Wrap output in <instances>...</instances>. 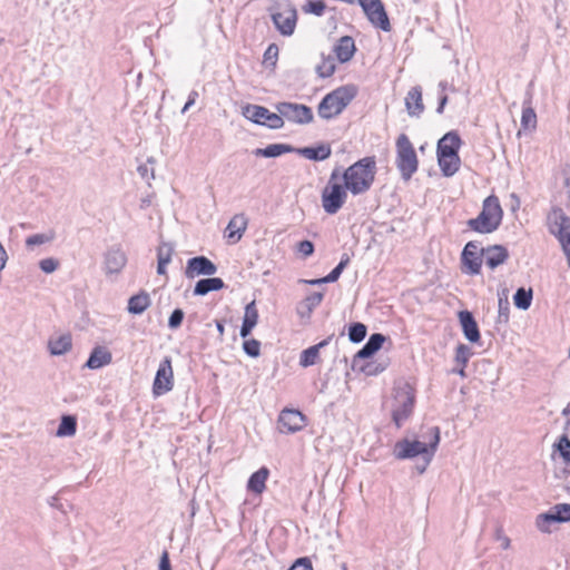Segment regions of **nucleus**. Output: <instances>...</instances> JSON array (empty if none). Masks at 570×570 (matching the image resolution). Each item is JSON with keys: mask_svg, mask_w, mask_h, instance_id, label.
<instances>
[{"mask_svg": "<svg viewBox=\"0 0 570 570\" xmlns=\"http://www.w3.org/2000/svg\"><path fill=\"white\" fill-rule=\"evenodd\" d=\"M377 174L375 156H366L340 173L341 179L352 196L364 195L373 187Z\"/></svg>", "mask_w": 570, "mask_h": 570, "instance_id": "f257e3e1", "label": "nucleus"}, {"mask_svg": "<svg viewBox=\"0 0 570 570\" xmlns=\"http://www.w3.org/2000/svg\"><path fill=\"white\" fill-rule=\"evenodd\" d=\"M503 219V209L498 196L490 195L483 203L479 215L466 222L470 230L478 234H491L495 232Z\"/></svg>", "mask_w": 570, "mask_h": 570, "instance_id": "f03ea898", "label": "nucleus"}, {"mask_svg": "<svg viewBox=\"0 0 570 570\" xmlns=\"http://www.w3.org/2000/svg\"><path fill=\"white\" fill-rule=\"evenodd\" d=\"M416 402V389L409 382L394 386L390 404L391 416L397 429L411 417Z\"/></svg>", "mask_w": 570, "mask_h": 570, "instance_id": "7ed1b4c3", "label": "nucleus"}, {"mask_svg": "<svg viewBox=\"0 0 570 570\" xmlns=\"http://www.w3.org/2000/svg\"><path fill=\"white\" fill-rule=\"evenodd\" d=\"M462 140L460 136L450 131L445 134L438 142L436 157L440 169L445 177L455 175L461 167V159L459 150L461 148Z\"/></svg>", "mask_w": 570, "mask_h": 570, "instance_id": "20e7f679", "label": "nucleus"}, {"mask_svg": "<svg viewBox=\"0 0 570 570\" xmlns=\"http://www.w3.org/2000/svg\"><path fill=\"white\" fill-rule=\"evenodd\" d=\"M358 87L354 83L344 85L328 92L318 104L317 112L323 119H332L355 99Z\"/></svg>", "mask_w": 570, "mask_h": 570, "instance_id": "39448f33", "label": "nucleus"}, {"mask_svg": "<svg viewBox=\"0 0 570 570\" xmlns=\"http://www.w3.org/2000/svg\"><path fill=\"white\" fill-rule=\"evenodd\" d=\"M348 193L341 179L340 171L334 169L321 191L323 210L328 215L337 214L346 204Z\"/></svg>", "mask_w": 570, "mask_h": 570, "instance_id": "423d86ee", "label": "nucleus"}, {"mask_svg": "<svg viewBox=\"0 0 570 570\" xmlns=\"http://www.w3.org/2000/svg\"><path fill=\"white\" fill-rule=\"evenodd\" d=\"M396 167L403 180L409 181L419 169V158L413 144L405 134L397 136L395 141Z\"/></svg>", "mask_w": 570, "mask_h": 570, "instance_id": "0eeeda50", "label": "nucleus"}, {"mask_svg": "<svg viewBox=\"0 0 570 570\" xmlns=\"http://www.w3.org/2000/svg\"><path fill=\"white\" fill-rule=\"evenodd\" d=\"M430 443H423L417 440H401L394 446V456L399 460L411 459L417 455L430 454L432 455L440 442V429L434 426L430 430Z\"/></svg>", "mask_w": 570, "mask_h": 570, "instance_id": "6e6552de", "label": "nucleus"}, {"mask_svg": "<svg viewBox=\"0 0 570 570\" xmlns=\"http://www.w3.org/2000/svg\"><path fill=\"white\" fill-rule=\"evenodd\" d=\"M548 227L562 245L570 267V218L561 208H552L548 215Z\"/></svg>", "mask_w": 570, "mask_h": 570, "instance_id": "1a4fd4ad", "label": "nucleus"}, {"mask_svg": "<svg viewBox=\"0 0 570 570\" xmlns=\"http://www.w3.org/2000/svg\"><path fill=\"white\" fill-rule=\"evenodd\" d=\"M243 116L257 125L267 126L272 129H279L284 126V119L278 114L269 111L266 107L258 105H246L243 107Z\"/></svg>", "mask_w": 570, "mask_h": 570, "instance_id": "9d476101", "label": "nucleus"}, {"mask_svg": "<svg viewBox=\"0 0 570 570\" xmlns=\"http://www.w3.org/2000/svg\"><path fill=\"white\" fill-rule=\"evenodd\" d=\"M272 19L283 36H292L297 23V11L292 3L281 4L272 14Z\"/></svg>", "mask_w": 570, "mask_h": 570, "instance_id": "9b49d317", "label": "nucleus"}, {"mask_svg": "<svg viewBox=\"0 0 570 570\" xmlns=\"http://www.w3.org/2000/svg\"><path fill=\"white\" fill-rule=\"evenodd\" d=\"M552 522H570V503H558L535 519L537 528L543 533L551 532Z\"/></svg>", "mask_w": 570, "mask_h": 570, "instance_id": "f8f14e48", "label": "nucleus"}, {"mask_svg": "<svg viewBox=\"0 0 570 570\" xmlns=\"http://www.w3.org/2000/svg\"><path fill=\"white\" fill-rule=\"evenodd\" d=\"M370 22L383 31L391 30V23L381 0H358Z\"/></svg>", "mask_w": 570, "mask_h": 570, "instance_id": "ddd939ff", "label": "nucleus"}, {"mask_svg": "<svg viewBox=\"0 0 570 570\" xmlns=\"http://www.w3.org/2000/svg\"><path fill=\"white\" fill-rule=\"evenodd\" d=\"M277 110L282 118L298 125H306L313 121V110L302 104L281 102L277 105Z\"/></svg>", "mask_w": 570, "mask_h": 570, "instance_id": "4468645a", "label": "nucleus"}, {"mask_svg": "<svg viewBox=\"0 0 570 570\" xmlns=\"http://www.w3.org/2000/svg\"><path fill=\"white\" fill-rule=\"evenodd\" d=\"M174 387V371L171 366V360L169 357H165L156 372V376L153 383V394L154 396H160Z\"/></svg>", "mask_w": 570, "mask_h": 570, "instance_id": "2eb2a0df", "label": "nucleus"}, {"mask_svg": "<svg viewBox=\"0 0 570 570\" xmlns=\"http://www.w3.org/2000/svg\"><path fill=\"white\" fill-rule=\"evenodd\" d=\"M482 248L476 242H468L461 255L462 272L469 275H478L482 268Z\"/></svg>", "mask_w": 570, "mask_h": 570, "instance_id": "dca6fc26", "label": "nucleus"}, {"mask_svg": "<svg viewBox=\"0 0 570 570\" xmlns=\"http://www.w3.org/2000/svg\"><path fill=\"white\" fill-rule=\"evenodd\" d=\"M306 416L301 411L295 409H284L278 415L277 429L281 433H295L306 425Z\"/></svg>", "mask_w": 570, "mask_h": 570, "instance_id": "f3484780", "label": "nucleus"}, {"mask_svg": "<svg viewBox=\"0 0 570 570\" xmlns=\"http://www.w3.org/2000/svg\"><path fill=\"white\" fill-rule=\"evenodd\" d=\"M217 271L215 264L205 256H197L187 262L185 274L188 278L199 275H213Z\"/></svg>", "mask_w": 570, "mask_h": 570, "instance_id": "a211bd4d", "label": "nucleus"}, {"mask_svg": "<svg viewBox=\"0 0 570 570\" xmlns=\"http://www.w3.org/2000/svg\"><path fill=\"white\" fill-rule=\"evenodd\" d=\"M355 51V41L350 36L341 37L333 48L336 59L342 63L350 61L354 57Z\"/></svg>", "mask_w": 570, "mask_h": 570, "instance_id": "6ab92c4d", "label": "nucleus"}, {"mask_svg": "<svg viewBox=\"0 0 570 570\" xmlns=\"http://www.w3.org/2000/svg\"><path fill=\"white\" fill-rule=\"evenodd\" d=\"M247 223V218L243 214H237L232 217L225 229V237L227 240L232 244L237 243L246 230Z\"/></svg>", "mask_w": 570, "mask_h": 570, "instance_id": "aec40b11", "label": "nucleus"}, {"mask_svg": "<svg viewBox=\"0 0 570 570\" xmlns=\"http://www.w3.org/2000/svg\"><path fill=\"white\" fill-rule=\"evenodd\" d=\"M482 253L485 258L487 266L491 269H494L499 265L505 263L509 257L507 248L501 245H492L488 248H482Z\"/></svg>", "mask_w": 570, "mask_h": 570, "instance_id": "412c9836", "label": "nucleus"}, {"mask_svg": "<svg viewBox=\"0 0 570 570\" xmlns=\"http://www.w3.org/2000/svg\"><path fill=\"white\" fill-rule=\"evenodd\" d=\"M459 320L464 336L472 343L479 342L481 335L473 315L469 311H461L459 313Z\"/></svg>", "mask_w": 570, "mask_h": 570, "instance_id": "4be33fe9", "label": "nucleus"}, {"mask_svg": "<svg viewBox=\"0 0 570 570\" xmlns=\"http://www.w3.org/2000/svg\"><path fill=\"white\" fill-rule=\"evenodd\" d=\"M405 107L410 116H420L423 112L424 104L421 87L415 86L407 91Z\"/></svg>", "mask_w": 570, "mask_h": 570, "instance_id": "5701e85b", "label": "nucleus"}, {"mask_svg": "<svg viewBox=\"0 0 570 570\" xmlns=\"http://www.w3.org/2000/svg\"><path fill=\"white\" fill-rule=\"evenodd\" d=\"M268 476L269 470L266 466H262L249 476L247 482V490L255 494H262L266 489V481Z\"/></svg>", "mask_w": 570, "mask_h": 570, "instance_id": "b1692460", "label": "nucleus"}, {"mask_svg": "<svg viewBox=\"0 0 570 570\" xmlns=\"http://www.w3.org/2000/svg\"><path fill=\"white\" fill-rule=\"evenodd\" d=\"M258 322V311L256 308L255 302H250L245 307V314L243 324L240 327V336L246 338L252 330L256 326Z\"/></svg>", "mask_w": 570, "mask_h": 570, "instance_id": "393cba45", "label": "nucleus"}, {"mask_svg": "<svg viewBox=\"0 0 570 570\" xmlns=\"http://www.w3.org/2000/svg\"><path fill=\"white\" fill-rule=\"evenodd\" d=\"M111 360V353L107 348L97 346L92 350L86 365L89 368L96 370L110 364Z\"/></svg>", "mask_w": 570, "mask_h": 570, "instance_id": "a878e982", "label": "nucleus"}, {"mask_svg": "<svg viewBox=\"0 0 570 570\" xmlns=\"http://www.w3.org/2000/svg\"><path fill=\"white\" fill-rule=\"evenodd\" d=\"M72 338L69 333L62 334L58 337L50 338L48 348L52 355H62L71 350Z\"/></svg>", "mask_w": 570, "mask_h": 570, "instance_id": "bb28decb", "label": "nucleus"}, {"mask_svg": "<svg viewBox=\"0 0 570 570\" xmlns=\"http://www.w3.org/2000/svg\"><path fill=\"white\" fill-rule=\"evenodd\" d=\"M298 153L306 159L320 161L327 159L332 154V149L330 145L322 144L316 147L302 148L298 150Z\"/></svg>", "mask_w": 570, "mask_h": 570, "instance_id": "cd10ccee", "label": "nucleus"}, {"mask_svg": "<svg viewBox=\"0 0 570 570\" xmlns=\"http://www.w3.org/2000/svg\"><path fill=\"white\" fill-rule=\"evenodd\" d=\"M151 304L150 296L147 292H140L128 301V312L131 314L144 313Z\"/></svg>", "mask_w": 570, "mask_h": 570, "instance_id": "c85d7f7f", "label": "nucleus"}, {"mask_svg": "<svg viewBox=\"0 0 570 570\" xmlns=\"http://www.w3.org/2000/svg\"><path fill=\"white\" fill-rule=\"evenodd\" d=\"M385 342V336L380 334V333H375V334H372L368 338V341L366 342V344L357 352V356L360 358H367L370 356H372L374 353H376L383 345V343Z\"/></svg>", "mask_w": 570, "mask_h": 570, "instance_id": "c756f323", "label": "nucleus"}, {"mask_svg": "<svg viewBox=\"0 0 570 570\" xmlns=\"http://www.w3.org/2000/svg\"><path fill=\"white\" fill-rule=\"evenodd\" d=\"M224 287V282L222 278H204L196 283L194 293L196 295H205L212 291H219Z\"/></svg>", "mask_w": 570, "mask_h": 570, "instance_id": "7c9ffc66", "label": "nucleus"}, {"mask_svg": "<svg viewBox=\"0 0 570 570\" xmlns=\"http://www.w3.org/2000/svg\"><path fill=\"white\" fill-rule=\"evenodd\" d=\"M126 265V256L120 250L109 252L106 256V269L108 273H118Z\"/></svg>", "mask_w": 570, "mask_h": 570, "instance_id": "2f4dec72", "label": "nucleus"}, {"mask_svg": "<svg viewBox=\"0 0 570 570\" xmlns=\"http://www.w3.org/2000/svg\"><path fill=\"white\" fill-rule=\"evenodd\" d=\"M537 114L531 106V99L524 102L521 115V127L523 130H534L537 128Z\"/></svg>", "mask_w": 570, "mask_h": 570, "instance_id": "473e14b6", "label": "nucleus"}, {"mask_svg": "<svg viewBox=\"0 0 570 570\" xmlns=\"http://www.w3.org/2000/svg\"><path fill=\"white\" fill-rule=\"evenodd\" d=\"M326 342H321L316 345H313L301 353L299 364L303 367L312 366L316 364L320 360V348L323 347Z\"/></svg>", "mask_w": 570, "mask_h": 570, "instance_id": "72a5a7b5", "label": "nucleus"}, {"mask_svg": "<svg viewBox=\"0 0 570 570\" xmlns=\"http://www.w3.org/2000/svg\"><path fill=\"white\" fill-rule=\"evenodd\" d=\"M77 431V420L75 416L65 415L61 419L59 428L57 430L58 436H72Z\"/></svg>", "mask_w": 570, "mask_h": 570, "instance_id": "f704fd0d", "label": "nucleus"}, {"mask_svg": "<svg viewBox=\"0 0 570 570\" xmlns=\"http://www.w3.org/2000/svg\"><path fill=\"white\" fill-rule=\"evenodd\" d=\"M291 148L287 145L283 144H272L265 148H258L254 151L256 156L263 157H277L285 153H288Z\"/></svg>", "mask_w": 570, "mask_h": 570, "instance_id": "c9c22d12", "label": "nucleus"}, {"mask_svg": "<svg viewBox=\"0 0 570 570\" xmlns=\"http://www.w3.org/2000/svg\"><path fill=\"white\" fill-rule=\"evenodd\" d=\"M347 262H348V258L341 261L340 264L325 277L317 278V279H309V281H305V282L311 285H316V284H322V283H333L338 279V277L342 274L343 269L345 268Z\"/></svg>", "mask_w": 570, "mask_h": 570, "instance_id": "e433bc0d", "label": "nucleus"}, {"mask_svg": "<svg viewBox=\"0 0 570 570\" xmlns=\"http://www.w3.org/2000/svg\"><path fill=\"white\" fill-rule=\"evenodd\" d=\"M514 305L520 309H528L532 302V289L519 288L513 296Z\"/></svg>", "mask_w": 570, "mask_h": 570, "instance_id": "4c0bfd02", "label": "nucleus"}, {"mask_svg": "<svg viewBox=\"0 0 570 570\" xmlns=\"http://www.w3.org/2000/svg\"><path fill=\"white\" fill-rule=\"evenodd\" d=\"M336 69L335 60L333 57H323L321 62L316 67V72L322 78H328L334 75Z\"/></svg>", "mask_w": 570, "mask_h": 570, "instance_id": "58836bf2", "label": "nucleus"}, {"mask_svg": "<svg viewBox=\"0 0 570 570\" xmlns=\"http://www.w3.org/2000/svg\"><path fill=\"white\" fill-rule=\"evenodd\" d=\"M470 357V348L463 344L459 345L455 351V362L461 365V368L459 371V374L461 376H464V368L468 364Z\"/></svg>", "mask_w": 570, "mask_h": 570, "instance_id": "ea45409f", "label": "nucleus"}, {"mask_svg": "<svg viewBox=\"0 0 570 570\" xmlns=\"http://www.w3.org/2000/svg\"><path fill=\"white\" fill-rule=\"evenodd\" d=\"M350 340L354 343H358L366 336V326L362 323H355L350 327L348 331Z\"/></svg>", "mask_w": 570, "mask_h": 570, "instance_id": "a19ab883", "label": "nucleus"}, {"mask_svg": "<svg viewBox=\"0 0 570 570\" xmlns=\"http://www.w3.org/2000/svg\"><path fill=\"white\" fill-rule=\"evenodd\" d=\"M173 247L169 244H161L157 248V259L158 263H161L163 265H168L171 261L173 256Z\"/></svg>", "mask_w": 570, "mask_h": 570, "instance_id": "79ce46f5", "label": "nucleus"}, {"mask_svg": "<svg viewBox=\"0 0 570 570\" xmlns=\"http://www.w3.org/2000/svg\"><path fill=\"white\" fill-rule=\"evenodd\" d=\"M326 9V4L323 1H309L303 7L305 13H312L315 16H323Z\"/></svg>", "mask_w": 570, "mask_h": 570, "instance_id": "37998d69", "label": "nucleus"}, {"mask_svg": "<svg viewBox=\"0 0 570 570\" xmlns=\"http://www.w3.org/2000/svg\"><path fill=\"white\" fill-rule=\"evenodd\" d=\"M53 237H55V234L52 232L49 234H35V235L29 236L26 239V244L29 247L36 246V245H42L45 243L52 240Z\"/></svg>", "mask_w": 570, "mask_h": 570, "instance_id": "c03bdc74", "label": "nucleus"}, {"mask_svg": "<svg viewBox=\"0 0 570 570\" xmlns=\"http://www.w3.org/2000/svg\"><path fill=\"white\" fill-rule=\"evenodd\" d=\"M243 348L244 352L252 357H257L261 354V343L255 338L245 340Z\"/></svg>", "mask_w": 570, "mask_h": 570, "instance_id": "a18cd8bd", "label": "nucleus"}, {"mask_svg": "<svg viewBox=\"0 0 570 570\" xmlns=\"http://www.w3.org/2000/svg\"><path fill=\"white\" fill-rule=\"evenodd\" d=\"M279 49L276 43H271L264 52V63L275 67Z\"/></svg>", "mask_w": 570, "mask_h": 570, "instance_id": "49530a36", "label": "nucleus"}, {"mask_svg": "<svg viewBox=\"0 0 570 570\" xmlns=\"http://www.w3.org/2000/svg\"><path fill=\"white\" fill-rule=\"evenodd\" d=\"M323 297H324L323 293L314 292L305 297L304 304L307 307V309L311 312L322 303Z\"/></svg>", "mask_w": 570, "mask_h": 570, "instance_id": "de8ad7c7", "label": "nucleus"}, {"mask_svg": "<svg viewBox=\"0 0 570 570\" xmlns=\"http://www.w3.org/2000/svg\"><path fill=\"white\" fill-rule=\"evenodd\" d=\"M558 450L563 461L570 464V440L566 435L560 439Z\"/></svg>", "mask_w": 570, "mask_h": 570, "instance_id": "09e8293b", "label": "nucleus"}, {"mask_svg": "<svg viewBox=\"0 0 570 570\" xmlns=\"http://www.w3.org/2000/svg\"><path fill=\"white\" fill-rule=\"evenodd\" d=\"M288 570H314V568L309 558L302 557L296 559Z\"/></svg>", "mask_w": 570, "mask_h": 570, "instance_id": "8fccbe9b", "label": "nucleus"}, {"mask_svg": "<svg viewBox=\"0 0 570 570\" xmlns=\"http://www.w3.org/2000/svg\"><path fill=\"white\" fill-rule=\"evenodd\" d=\"M39 266L42 272L49 274V273L55 272L58 268L59 262L55 258H45V259L40 261Z\"/></svg>", "mask_w": 570, "mask_h": 570, "instance_id": "3c124183", "label": "nucleus"}, {"mask_svg": "<svg viewBox=\"0 0 570 570\" xmlns=\"http://www.w3.org/2000/svg\"><path fill=\"white\" fill-rule=\"evenodd\" d=\"M183 318H184V312L179 308L175 309L168 320L169 327H171V328L179 327L183 322Z\"/></svg>", "mask_w": 570, "mask_h": 570, "instance_id": "603ef678", "label": "nucleus"}, {"mask_svg": "<svg viewBox=\"0 0 570 570\" xmlns=\"http://www.w3.org/2000/svg\"><path fill=\"white\" fill-rule=\"evenodd\" d=\"M297 250L303 255V257H308L314 252V245L309 240H302L297 244Z\"/></svg>", "mask_w": 570, "mask_h": 570, "instance_id": "864d4df0", "label": "nucleus"}, {"mask_svg": "<svg viewBox=\"0 0 570 570\" xmlns=\"http://www.w3.org/2000/svg\"><path fill=\"white\" fill-rule=\"evenodd\" d=\"M159 570H171L167 551H164V553L161 556Z\"/></svg>", "mask_w": 570, "mask_h": 570, "instance_id": "5fc2aeb1", "label": "nucleus"}, {"mask_svg": "<svg viewBox=\"0 0 570 570\" xmlns=\"http://www.w3.org/2000/svg\"><path fill=\"white\" fill-rule=\"evenodd\" d=\"M8 259V255L2 244L0 243V271L4 268Z\"/></svg>", "mask_w": 570, "mask_h": 570, "instance_id": "6e6d98bb", "label": "nucleus"}, {"mask_svg": "<svg viewBox=\"0 0 570 570\" xmlns=\"http://www.w3.org/2000/svg\"><path fill=\"white\" fill-rule=\"evenodd\" d=\"M166 267H167V265H163L161 263H158L157 273L160 275H166Z\"/></svg>", "mask_w": 570, "mask_h": 570, "instance_id": "4d7b16f0", "label": "nucleus"}, {"mask_svg": "<svg viewBox=\"0 0 570 570\" xmlns=\"http://www.w3.org/2000/svg\"><path fill=\"white\" fill-rule=\"evenodd\" d=\"M216 327H217V331H218L219 335L223 336L224 335V331H225L223 323L222 322H217L216 323Z\"/></svg>", "mask_w": 570, "mask_h": 570, "instance_id": "13d9d810", "label": "nucleus"}, {"mask_svg": "<svg viewBox=\"0 0 570 570\" xmlns=\"http://www.w3.org/2000/svg\"><path fill=\"white\" fill-rule=\"evenodd\" d=\"M195 102V98H190L184 106V111L187 110Z\"/></svg>", "mask_w": 570, "mask_h": 570, "instance_id": "bf43d9fd", "label": "nucleus"}, {"mask_svg": "<svg viewBox=\"0 0 570 570\" xmlns=\"http://www.w3.org/2000/svg\"><path fill=\"white\" fill-rule=\"evenodd\" d=\"M445 102H446V97H443V99L441 100L440 107H439V111H442L443 106L445 105Z\"/></svg>", "mask_w": 570, "mask_h": 570, "instance_id": "052dcab7", "label": "nucleus"}, {"mask_svg": "<svg viewBox=\"0 0 570 570\" xmlns=\"http://www.w3.org/2000/svg\"><path fill=\"white\" fill-rule=\"evenodd\" d=\"M503 544H505V548L510 544V541L507 539L505 541H503Z\"/></svg>", "mask_w": 570, "mask_h": 570, "instance_id": "680f3d73", "label": "nucleus"}, {"mask_svg": "<svg viewBox=\"0 0 570 570\" xmlns=\"http://www.w3.org/2000/svg\"><path fill=\"white\" fill-rule=\"evenodd\" d=\"M503 544H505V548L510 544V541L507 539L505 541H503Z\"/></svg>", "mask_w": 570, "mask_h": 570, "instance_id": "e2e57ef3", "label": "nucleus"}]
</instances>
